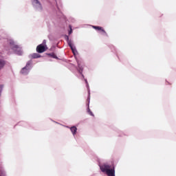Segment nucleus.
<instances>
[{
	"instance_id": "1",
	"label": "nucleus",
	"mask_w": 176,
	"mask_h": 176,
	"mask_svg": "<svg viewBox=\"0 0 176 176\" xmlns=\"http://www.w3.org/2000/svg\"><path fill=\"white\" fill-rule=\"evenodd\" d=\"M8 43L10 45V47H6V50H7V52H10V49H12V50H13V52H14L19 56H21V54H23V50H21V47H20V46L18 45H16L14 41L10 40Z\"/></svg>"
},
{
	"instance_id": "2",
	"label": "nucleus",
	"mask_w": 176,
	"mask_h": 176,
	"mask_svg": "<svg viewBox=\"0 0 176 176\" xmlns=\"http://www.w3.org/2000/svg\"><path fill=\"white\" fill-rule=\"evenodd\" d=\"M102 173H106L108 176H115V166H111L109 164H104L100 166Z\"/></svg>"
},
{
	"instance_id": "3",
	"label": "nucleus",
	"mask_w": 176,
	"mask_h": 176,
	"mask_svg": "<svg viewBox=\"0 0 176 176\" xmlns=\"http://www.w3.org/2000/svg\"><path fill=\"white\" fill-rule=\"evenodd\" d=\"M37 53H45L47 50V46L46 45V41H43V44H40L36 47Z\"/></svg>"
},
{
	"instance_id": "4",
	"label": "nucleus",
	"mask_w": 176,
	"mask_h": 176,
	"mask_svg": "<svg viewBox=\"0 0 176 176\" xmlns=\"http://www.w3.org/2000/svg\"><path fill=\"white\" fill-rule=\"evenodd\" d=\"M92 28L94 30H96V31H100V32H102V35H104L105 36H108V34L107 33L105 30H104V28H102L101 26H94V25H93Z\"/></svg>"
},
{
	"instance_id": "5",
	"label": "nucleus",
	"mask_w": 176,
	"mask_h": 176,
	"mask_svg": "<svg viewBox=\"0 0 176 176\" xmlns=\"http://www.w3.org/2000/svg\"><path fill=\"white\" fill-rule=\"evenodd\" d=\"M28 72H30V64H27L25 67L22 68L21 74L22 75H28Z\"/></svg>"
},
{
	"instance_id": "6",
	"label": "nucleus",
	"mask_w": 176,
	"mask_h": 176,
	"mask_svg": "<svg viewBox=\"0 0 176 176\" xmlns=\"http://www.w3.org/2000/svg\"><path fill=\"white\" fill-rule=\"evenodd\" d=\"M67 43L69 47H71V50H72L73 53H75V52L76 51V48L74 47V44H72V41H69V37H68V36H67Z\"/></svg>"
},
{
	"instance_id": "7",
	"label": "nucleus",
	"mask_w": 176,
	"mask_h": 176,
	"mask_svg": "<svg viewBox=\"0 0 176 176\" xmlns=\"http://www.w3.org/2000/svg\"><path fill=\"white\" fill-rule=\"evenodd\" d=\"M5 65H6V61L3 59H0V69H2Z\"/></svg>"
},
{
	"instance_id": "8",
	"label": "nucleus",
	"mask_w": 176,
	"mask_h": 176,
	"mask_svg": "<svg viewBox=\"0 0 176 176\" xmlns=\"http://www.w3.org/2000/svg\"><path fill=\"white\" fill-rule=\"evenodd\" d=\"M70 130H71L72 134L74 135H75V134H76V131H77L78 129L76 128V126H72L70 128Z\"/></svg>"
},
{
	"instance_id": "9",
	"label": "nucleus",
	"mask_w": 176,
	"mask_h": 176,
	"mask_svg": "<svg viewBox=\"0 0 176 176\" xmlns=\"http://www.w3.org/2000/svg\"><path fill=\"white\" fill-rule=\"evenodd\" d=\"M30 57H32V58H39V57H41V56L39 55V54H32L30 55Z\"/></svg>"
},
{
	"instance_id": "10",
	"label": "nucleus",
	"mask_w": 176,
	"mask_h": 176,
	"mask_svg": "<svg viewBox=\"0 0 176 176\" xmlns=\"http://www.w3.org/2000/svg\"><path fill=\"white\" fill-rule=\"evenodd\" d=\"M77 63H78V68H79L80 71L82 72V71H83V66L82 65L80 62L77 61Z\"/></svg>"
},
{
	"instance_id": "11",
	"label": "nucleus",
	"mask_w": 176,
	"mask_h": 176,
	"mask_svg": "<svg viewBox=\"0 0 176 176\" xmlns=\"http://www.w3.org/2000/svg\"><path fill=\"white\" fill-rule=\"evenodd\" d=\"M32 5H41V2L38 0H32Z\"/></svg>"
},
{
	"instance_id": "12",
	"label": "nucleus",
	"mask_w": 176,
	"mask_h": 176,
	"mask_svg": "<svg viewBox=\"0 0 176 176\" xmlns=\"http://www.w3.org/2000/svg\"><path fill=\"white\" fill-rule=\"evenodd\" d=\"M48 56H50V57H52V58H58L57 56L54 52L48 54Z\"/></svg>"
},
{
	"instance_id": "13",
	"label": "nucleus",
	"mask_w": 176,
	"mask_h": 176,
	"mask_svg": "<svg viewBox=\"0 0 176 176\" xmlns=\"http://www.w3.org/2000/svg\"><path fill=\"white\" fill-rule=\"evenodd\" d=\"M87 112L89 113V115H90L91 116H94V114L93 113V112L91 111V110H90V108H89V107L87 109Z\"/></svg>"
},
{
	"instance_id": "14",
	"label": "nucleus",
	"mask_w": 176,
	"mask_h": 176,
	"mask_svg": "<svg viewBox=\"0 0 176 176\" xmlns=\"http://www.w3.org/2000/svg\"><path fill=\"white\" fill-rule=\"evenodd\" d=\"M70 27V31L69 32V34L71 35V34H72V28Z\"/></svg>"
},
{
	"instance_id": "15",
	"label": "nucleus",
	"mask_w": 176,
	"mask_h": 176,
	"mask_svg": "<svg viewBox=\"0 0 176 176\" xmlns=\"http://www.w3.org/2000/svg\"><path fill=\"white\" fill-rule=\"evenodd\" d=\"M0 176H5V174H4L3 173H1L0 174Z\"/></svg>"
}]
</instances>
